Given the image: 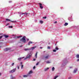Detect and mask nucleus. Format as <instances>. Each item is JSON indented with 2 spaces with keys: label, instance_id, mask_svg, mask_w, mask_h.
Segmentation results:
<instances>
[{
  "label": "nucleus",
  "instance_id": "17",
  "mask_svg": "<svg viewBox=\"0 0 79 79\" xmlns=\"http://www.w3.org/2000/svg\"><path fill=\"white\" fill-rule=\"evenodd\" d=\"M48 58H49V55L45 57V59H48Z\"/></svg>",
  "mask_w": 79,
  "mask_h": 79
},
{
  "label": "nucleus",
  "instance_id": "23",
  "mask_svg": "<svg viewBox=\"0 0 79 79\" xmlns=\"http://www.w3.org/2000/svg\"><path fill=\"white\" fill-rule=\"evenodd\" d=\"M55 49L56 50H59V49L57 47H56Z\"/></svg>",
  "mask_w": 79,
  "mask_h": 79
},
{
  "label": "nucleus",
  "instance_id": "1",
  "mask_svg": "<svg viewBox=\"0 0 79 79\" xmlns=\"http://www.w3.org/2000/svg\"><path fill=\"white\" fill-rule=\"evenodd\" d=\"M32 55V52H29L27 56V57L24 59V60H27V59L28 58H30Z\"/></svg>",
  "mask_w": 79,
  "mask_h": 79
},
{
  "label": "nucleus",
  "instance_id": "39",
  "mask_svg": "<svg viewBox=\"0 0 79 79\" xmlns=\"http://www.w3.org/2000/svg\"><path fill=\"white\" fill-rule=\"evenodd\" d=\"M2 36H0V39H2Z\"/></svg>",
  "mask_w": 79,
  "mask_h": 79
},
{
  "label": "nucleus",
  "instance_id": "37",
  "mask_svg": "<svg viewBox=\"0 0 79 79\" xmlns=\"http://www.w3.org/2000/svg\"><path fill=\"white\" fill-rule=\"evenodd\" d=\"M71 79V77H69L68 78V79Z\"/></svg>",
  "mask_w": 79,
  "mask_h": 79
},
{
  "label": "nucleus",
  "instance_id": "46",
  "mask_svg": "<svg viewBox=\"0 0 79 79\" xmlns=\"http://www.w3.org/2000/svg\"><path fill=\"white\" fill-rule=\"evenodd\" d=\"M23 64V62H21L20 63V64Z\"/></svg>",
  "mask_w": 79,
  "mask_h": 79
},
{
  "label": "nucleus",
  "instance_id": "36",
  "mask_svg": "<svg viewBox=\"0 0 79 79\" xmlns=\"http://www.w3.org/2000/svg\"><path fill=\"white\" fill-rule=\"evenodd\" d=\"M46 18L47 17H43V18L44 19H46Z\"/></svg>",
  "mask_w": 79,
  "mask_h": 79
},
{
  "label": "nucleus",
  "instance_id": "22",
  "mask_svg": "<svg viewBox=\"0 0 79 79\" xmlns=\"http://www.w3.org/2000/svg\"><path fill=\"white\" fill-rule=\"evenodd\" d=\"M67 25H68V23H65L64 24V26H67Z\"/></svg>",
  "mask_w": 79,
  "mask_h": 79
},
{
  "label": "nucleus",
  "instance_id": "49",
  "mask_svg": "<svg viewBox=\"0 0 79 79\" xmlns=\"http://www.w3.org/2000/svg\"><path fill=\"white\" fill-rule=\"evenodd\" d=\"M19 77H21V76H19Z\"/></svg>",
  "mask_w": 79,
  "mask_h": 79
},
{
  "label": "nucleus",
  "instance_id": "5",
  "mask_svg": "<svg viewBox=\"0 0 79 79\" xmlns=\"http://www.w3.org/2000/svg\"><path fill=\"white\" fill-rule=\"evenodd\" d=\"M19 13L20 14V15H26V16H27V15H28V13H23L21 12H19Z\"/></svg>",
  "mask_w": 79,
  "mask_h": 79
},
{
  "label": "nucleus",
  "instance_id": "27",
  "mask_svg": "<svg viewBox=\"0 0 79 79\" xmlns=\"http://www.w3.org/2000/svg\"><path fill=\"white\" fill-rule=\"evenodd\" d=\"M40 23H41V24H42V23H43V21H40Z\"/></svg>",
  "mask_w": 79,
  "mask_h": 79
},
{
  "label": "nucleus",
  "instance_id": "48",
  "mask_svg": "<svg viewBox=\"0 0 79 79\" xmlns=\"http://www.w3.org/2000/svg\"><path fill=\"white\" fill-rule=\"evenodd\" d=\"M27 41H28L29 40V39H27Z\"/></svg>",
  "mask_w": 79,
  "mask_h": 79
},
{
  "label": "nucleus",
  "instance_id": "7",
  "mask_svg": "<svg viewBox=\"0 0 79 79\" xmlns=\"http://www.w3.org/2000/svg\"><path fill=\"white\" fill-rule=\"evenodd\" d=\"M77 71V69H75L73 71V73H76Z\"/></svg>",
  "mask_w": 79,
  "mask_h": 79
},
{
  "label": "nucleus",
  "instance_id": "28",
  "mask_svg": "<svg viewBox=\"0 0 79 79\" xmlns=\"http://www.w3.org/2000/svg\"><path fill=\"white\" fill-rule=\"evenodd\" d=\"M9 28H13V26H9Z\"/></svg>",
  "mask_w": 79,
  "mask_h": 79
},
{
  "label": "nucleus",
  "instance_id": "14",
  "mask_svg": "<svg viewBox=\"0 0 79 79\" xmlns=\"http://www.w3.org/2000/svg\"><path fill=\"white\" fill-rule=\"evenodd\" d=\"M24 50H25V51H29V50H31V49L30 48H26Z\"/></svg>",
  "mask_w": 79,
  "mask_h": 79
},
{
  "label": "nucleus",
  "instance_id": "42",
  "mask_svg": "<svg viewBox=\"0 0 79 79\" xmlns=\"http://www.w3.org/2000/svg\"><path fill=\"white\" fill-rule=\"evenodd\" d=\"M18 69H19V66H18Z\"/></svg>",
  "mask_w": 79,
  "mask_h": 79
},
{
  "label": "nucleus",
  "instance_id": "38",
  "mask_svg": "<svg viewBox=\"0 0 79 79\" xmlns=\"http://www.w3.org/2000/svg\"><path fill=\"white\" fill-rule=\"evenodd\" d=\"M35 66H34L33 68V69H35Z\"/></svg>",
  "mask_w": 79,
  "mask_h": 79
},
{
  "label": "nucleus",
  "instance_id": "21",
  "mask_svg": "<svg viewBox=\"0 0 79 79\" xmlns=\"http://www.w3.org/2000/svg\"><path fill=\"white\" fill-rule=\"evenodd\" d=\"M76 57L77 58H79V54H77L76 55Z\"/></svg>",
  "mask_w": 79,
  "mask_h": 79
},
{
  "label": "nucleus",
  "instance_id": "15",
  "mask_svg": "<svg viewBox=\"0 0 79 79\" xmlns=\"http://www.w3.org/2000/svg\"><path fill=\"white\" fill-rule=\"evenodd\" d=\"M46 63H47V64H50V63H51V61H50V60H48L46 62Z\"/></svg>",
  "mask_w": 79,
  "mask_h": 79
},
{
  "label": "nucleus",
  "instance_id": "26",
  "mask_svg": "<svg viewBox=\"0 0 79 79\" xmlns=\"http://www.w3.org/2000/svg\"><path fill=\"white\" fill-rule=\"evenodd\" d=\"M54 70H55V68H54V67H53L52 68V71H53Z\"/></svg>",
  "mask_w": 79,
  "mask_h": 79
},
{
  "label": "nucleus",
  "instance_id": "47",
  "mask_svg": "<svg viewBox=\"0 0 79 79\" xmlns=\"http://www.w3.org/2000/svg\"><path fill=\"white\" fill-rule=\"evenodd\" d=\"M20 47H23V46H21Z\"/></svg>",
  "mask_w": 79,
  "mask_h": 79
},
{
  "label": "nucleus",
  "instance_id": "25",
  "mask_svg": "<svg viewBox=\"0 0 79 79\" xmlns=\"http://www.w3.org/2000/svg\"><path fill=\"white\" fill-rule=\"evenodd\" d=\"M21 36H15V38L16 39H18V38H19V37H21Z\"/></svg>",
  "mask_w": 79,
  "mask_h": 79
},
{
  "label": "nucleus",
  "instance_id": "29",
  "mask_svg": "<svg viewBox=\"0 0 79 79\" xmlns=\"http://www.w3.org/2000/svg\"><path fill=\"white\" fill-rule=\"evenodd\" d=\"M23 66H24V65H22L21 69H23Z\"/></svg>",
  "mask_w": 79,
  "mask_h": 79
},
{
  "label": "nucleus",
  "instance_id": "13",
  "mask_svg": "<svg viewBox=\"0 0 79 79\" xmlns=\"http://www.w3.org/2000/svg\"><path fill=\"white\" fill-rule=\"evenodd\" d=\"M49 69V68H47L44 69V71H48V70Z\"/></svg>",
  "mask_w": 79,
  "mask_h": 79
},
{
  "label": "nucleus",
  "instance_id": "2",
  "mask_svg": "<svg viewBox=\"0 0 79 79\" xmlns=\"http://www.w3.org/2000/svg\"><path fill=\"white\" fill-rule=\"evenodd\" d=\"M25 37H26L25 36H23V37L22 38V39H20V41H21V42H24V43H25V42H26Z\"/></svg>",
  "mask_w": 79,
  "mask_h": 79
},
{
  "label": "nucleus",
  "instance_id": "35",
  "mask_svg": "<svg viewBox=\"0 0 79 79\" xmlns=\"http://www.w3.org/2000/svg\"><path fill=\"white\" fill-rule=\"evenodd\" d=\"M39 5H40V6H41V5H42V4H41V3H39Z\"/></svg>",
  "mask_w": 79,
  "mask_h": 79
},
{
  "label": "nucleus",
  "instance_id": "19",
  "mask_svg": "<svg viewBox=\"0 0 79 79\" xmlns=\"http://www.w3.org/2000/svg\"><path fill=\"white\" fill-rule=\"evenodd\" d=\"M35 58H37V52H36V53L35 54Z\"/></svg>",
  "mask_w": 79,
  "mask_h": 79
},
{
  "label": "nucleus",
  "instance_id": "31",
  "mask_svg": "<svg viewBox=\"0 0 79 79\" xmlns=\"http://www.w3.org/2000/svg\"><path fill=\"white\" fill-rule=\"evenodd\" d=\"M53 52H56V50L55 49H54L53 50Z\"/></svg>",
  "mask_w": 79,
  "mask_h": 79
},
{
  "label": "nucleus",
  "instance_id": "44",
  "mask_svg": "<svg viewBox=\"0 0 79 79\" xmlns=\"http://www.w3.org/2000/svg\"><path fill=\"white\" fill-rule=\"evenodd\" d=\"M8 24H9V23L7 24L6 25V26H8Z\"/></svg>",
  "mask_w": 79,
  "mask_h": 79
},
{
  "label": "nucleus",
  "instance_id": "50",
  "mask_svg": "<svg viewBox=\"0 0 79 79\" xmlns=\"http://www.w3.org/2000/svg\"><path fill=\"white\" fill-rule=\"evenodd\" d=\"M15 23H16V21L14 22Z\"/></svg>",
  "mask_w": 79,
  "mask_h": 79
},
{
  "label": "nucleus",
  "instance_id": "16",
  "mask_svg": "<svg viewBox=\"0 0 79 79\" xmlns=\"http://www.w3.org/2000/svg\"><path fill=\"white\" fill-rule=\"evenodd\" d=\"M30 44H32V42L31 41H30L29 42H28V45H30Z\"/></svg>",
  "mask_w": 79,
  "mask_h": 79
},
{
  "label": "nucleus",
  "instance_id": "51",
  "mask_svg": "<svg viewBox=\"0 0 79 79\" xmlns=\"http://www.w3.org/2000/svg\"><path fill=\"white\" fill-rule=\"evenodd\" d=\"M41 43H43V42H41Z\"/></svg>",
  "mask_w": 79,
  "mask_h": 79
},
{
  "label": "nucleus",
  "instance_id": "6",
  "mask_svg": "<svg viewBox=\"0 0 79 79\" xmlns=\"http://www.w3.org/2000/svg\"><path fill=\"white\" fill-rule=\"evenodd\" d=\"M24 58V57H20L19 58H18L17 59L18 60H19V61H21V60H22V59H23V58Z\"/></svg>",
  "mask_w": 79,
  "mask_h": 79
},
{
  "label": "nucleus",
  "instance_id": "12",
  "mask_svg": "<svg viewBox=\"0 0 79 79\" xmlns=\"http://www.w3.org/2000/svg\"><path fill=\"white\" fill-rule=\"evenodd\" d=\"M36 48V46H34L33 47L31 48H30V50H34V48Z\"/></svg>",
  "mask_w": 79,
  "mask_h": 79
},
{
  "label": "nucleus",
  "instance_id": "30",
  "mask_svg": "<svg viewBox=\"0 0 79 79\" xmlns=\"http://www.w3.org/2000/svg\"><path fill=\"white\" fill-rule=\"evenodd\" d=\"M73 66H71L69 67V69H73Z\"/></svg>",
  "mask_w": 79,
  "mask_h": 79
},
{
  "label": "nucleus",
  "instance_id": "4",
  "mask_svg": "<svg viewBox=\"0 0 79 79\" xmlns=\"http://www.w3.org/2000/svg\"><path fill=\"white\" fill-rule=\"evenodd\" d=\"M32 70H31L29 71L27 75H28L30 77H31V74H32Z\"/></svg>",
  "mask_w": 79,
  "mask_h": 79
},
{
  "label": "nucleus",
  "instance_id": "33",
  "mask_svg": "<svg viewBox=\"0 0 79 79\" xmlns=\"http://www.w3.org/2000/svg\"><path fill=\"white\" fill-rule=\"evenodd\" d=\"M40 8H41V9H42V8H43V7L42 6H40Z\"/></svg>",
  "mask_w": 79,
  "mask_h": 79
},
{
  "label": "nucleus",
  "instance_id": "10",
  "mask_svg": "<svg viewBox=\"0 0 79 79\" xmlns=\"http://www.w3.org/2000/svg\"><path fill=\"white\" fill-rule=\"evenodd\" d=\"M10 49H11V48H6L4 49V51H8V50H10Z\"/></svg>",
  "mask_w": 79,
  "mask_h": 79
},
{
  "label": "nucleus",
  "instance_id": "40",
  "mask_svg": "<svg viewBox=\"0 0 79 79\" xmlns=\"http://www.w3.org/2000/svg\"><path fill=\"white\" fill-rule=\"evenodd\" d=\"M14 63H12V66H13L14 65Z\"/></svg>",
  "mask_w": 79,
  "mask_h": 79
},
{
  "label": "nucleus",
  "instance_id": "34",
  "mask_svg": "<svg viewBox=\"0 0 79 79\" xmlns=\"http://www.w3.org/2000/svg\"><path fill=\"white\" fill-rule=\"evenodd\" d=\"M48 49H50V47L48 46Z\"/></svg>",
  "mask_w": 79,
  "mask_h": 79
},
{
  "label": "nucleus",
  "instance_id": "41",
  "mask_svg": "<svg viewBox=\"0 0 79 79\" xmlns=\"http://www.w3.org/2000/svg\"><path fill=\"white\" fill-rule=\"evenodd\" d=\"M77 61H79V59H77Z\"/></svg>",
  "mask_w": 79,
  "mask_h": 79
},
{
  "label": "nucleus",
  "instance_id": "8",
  "mask_svg": "<svg viewBox=\"0 0 79 79\" xmlns=\"http://www.w3.org/2000/svg\"><path fill=\"white\" fill-rule=\"evenodd\" d=\"M29 76V75H28L27 74V75H24L23 76V77L24 78H26V77H27Z\"/></svg>",
  "mask_w": 79,
  "mask_h": 79
},
{
  "label": "nucleus",
  "instance_id": "45",
  "mask_svg": "<svg viewBox=\"0 0 79 79\" xmlns=\"http://www.w3.org/2000/svg\"><path fill=\"white\" fill-rule=\"evenodd\" d=\"M33 61H35V59H34Z\"/></svg>",
  "mask_w": 79,
  "mask_h": 79
},
{
  "label": "nucleus",
  "instance_id": "3",
  "mask_svg": "<svg viewBox=\"0 0 79 79\" xmlns=\"http://www.w3.org/2000/svg\"><path fill=\"white\" fill-rule=\"evenodd\" d=\"M16 70V69H14L11 70V71H9V73H10V74H13L15 72V71Z\"/></svg>",
  "mask_w": 79,
  "mask_h": 79
},
{
  "label": "nucleus",
  "instance_id": "53",
  "mask_svg": "<svg viewBox=\"0 0 79 79\" xmlns=\"http://www.w3.org/2000/svg\"><path fill=\"white\" fill-rule=\"evenodd\" d=\"M9 2V3H10V2Z\"/></svg>",
  "mask_w": 79,
  "mask_h": 79
},
{
  "label": "nucleus",
  "instance_id": "20",
  "mask_svg": "<svg viewBox=\"0 0 79 79\" xmlns=\"http://www.w3.org/2000/svg\"><path fill=\"white\" fill-rule=\"evenodd\" d=\"M4 37H5V38H7V37H8L9 36L8 35H4Z\"/></svg>",
  "mask_w": 79,
  "mask_h": 79
},
{
  "label": "nucleus",
  "instance_id": "54",
  "mask_svg": "<svg viewBox=\"0 0 79 79\" xmlns=\"http://www.w3.org/2000/svg\"><path fill=\"white\" fill-rule=\"evenodd\" d=\"M0 75H1V74H0Z\"/></svg>",
  "mask_w": 79,
  "mask_h": 79
},
{
  "label": "nucleus",
  "instance_id": "52",
  "mask_svg": "<svg viewBox=\"0 0 79 79\" xmlns=\"http://www.w3.org/2000/svg\"><path fill=\"white\" fill-rule=\"evenodd\" d=\"M56 45V44L55 45Z\"/></svg>",
  "mask_w": 79,
  "mask_h": 79
},
{
  "label": "nucleus",
  "instance_id": "18",
  "mask_svg": "<svg viewBox=\"0 0 79 79\" xmlns=\"http://www.w3.org/2000/svg\"><path fill=\"white\" fill-rule=\"evenodd\" d=\"M6 21H11V22H12V23H13V21H11V20H10V19H6Z\"/></svg>",
  "mask_w": 79,
  "mask_h": 79
},
{
  "label": "nucleus",
  "instance_id": "9",
  "mask_svg": "<svg viewBox=\"0 0 79 79\" xmlns=\"http://www.w3.org/2000/svg\"><path fill=\"white\" fill-rule=\"evenodd\" d=\"M10 79H15V77H13V75H10Z\"/></svg>",
  "mask_w": 79,
  "mask_h": 79
},
{
  "label": "nucleus",
  "instance_id": "32",
  "mask_svg": "<svg viewBox=\"0 0 79 79\" xmlns=\"http://www.w3.org/2000/svg\"><path fill=\"white\" fill-rule=\"evenodd\" d=\"M39 62H38L37 63H36V65L37 66V65H38L39 64Z\"/></svg>",
  "mask_w": 79,
  "mask_h": 79
},
{
  "label": "nucleus",
  "instance_id": "43",
  "mask_svg": "<svg viewBox=\"0 0 79 79\" xmlns=\"http://www.w3.org/2000/svg\"><path fill=\"white\" fill-rule=\"evenodd\" d=\"M54 23H57V21H55V22H54Z\"/></svg>",
  "mask_w": 79,
  "mask_h": 79
},
{
  "label": "nucleus",
  "instance_id": "24",
  "mask_svg": "<svg viewBox=\"0 0 79 79\" xmlns=\"http://www.w3.org/2000/svg\"><path fill=\"white\" fill-rule=\"evenodd\" d=\"M57 77H58V76H57L54 77V79H56Z\"/></svg>",
  "mask_w": 79,
  "mask_h": 79
},
{
  "label": "nucleus",
  "instance_id": "11",
  "mask_svg": "<svg viewBox=\"0 0 79 79\" xmlns=\"http://www.w3.org/2000/svg\"><path fill=\"white\" fill-rule=\"evenodd\" d=\"M64 64H65V63H68V60H66V59H65L64 60Z\"/></svg>",
  "mask_w": 79,
  "mask_h": 79
}]
</instances>
